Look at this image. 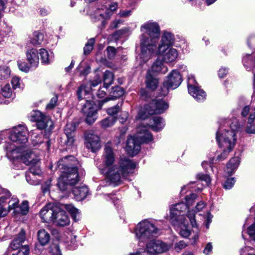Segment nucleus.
Here are the masks:
<instances>
[{"label":"nucleus","mask_w":255,"mask_h":255,"mask_svg":"<svg viewBox=\"0 0 255 255\" xmlns=\"http://www.w3.org/2000/svg\"><path fill=\"white\" fill-rule=\"evenodd\" d=\"M104 150L103 163L98 166V168L108 182L114 186L118 185L133 172L136 164L128 158H122L116 163L112 148L107 145Z\"/></svg>","instance_id":"obj_1"},{"label":"nucleus","mask_w":255,"mask_h":255,"mask_svg":"<svg viewBox=\"0 0 255 255\" xmlns=\"http://www.w3.org/2000/svg\"><path fill=\"white\" fill-rule=\"evenodd\" d=\"M188 209L186 204L181 202L173 205L170 207V221L173 225L177 228L180 235L184 237H188L191 234L189 228V221L193 228L197 227L195 219V213L193 211H188L186 217L184 213Z\"/></svg>","instance_id":"obj_2"},{"label":"nucleus","mask_w":255,"mask_h":255,"mask_svg":"<svg viewBox=\"0 0 255 255\" xmlns=\"http://www.w3.org/2000/svg\"><path fill=\"white\" fill-rule=\"evenodd\" d=\"M141 58L146 61L155 54L159 38V27L155 22H147L141 26Z\"/></svg>","instance_id":"obj_3"},{"label":"nucleus","mask_w":255,"mask_h":255,"mask_svg":"<svg viewBox=\"0 0 255 255\" xmlns=\"http://www.w3.org/2000/svg\"><path fill=\"white\" fill-rule=\"evenodd\" d=\"M242 127L236 119L223 121L216 132V138L220 148H225V152L231 151L236 143L237 133Z\"/></svg>","instance_id":"obj_4"},{"label":"nucleus","mask_w":255,"mask_h":255,"mask_svg":"<svg viewBox=\"0 0 255 255\" xmlns=\"http://www.w3.org/2000/svg\"><path fill=\"white\" fill-rule=\"evenodd\" d=\"M77 162L73 156H65L57 162L56 170L61 175L58 179L57 186L62 191L68 189L79 181L78 168L73 166L72 162Z\"/></svg>","instance_id":"obj_5"},{"label":"nucleus","mask_w":255,"mask_h":255,"mask_svg":"<svg viewBox=\"0 0 255 255\" xmlns=\"http://www.w3.org/2000/svg\"><path fill=\"white\" fill-rule=\"evenodd\" d=\"M4 149L7 157L11 161L18 160L25 164L37 161L34 153L27 146H17L13 142H8L5 144Z\"/></svg>","instance_id":"obj_6"},{"label":"nucleus","mask_w":255,"mask_h":255,"mask_svg":"<svg viewBox=\"0 0 255 255\" xmlns=\"http://www.w3.org/2000/svg\"><path fill=\"white\" fill-rule=\"evenodd\" d=\"M153 139L152 135L148 131L147 127L140 126L137 128L135 137L129 136L127 140L126 151L131 156L136 155L140 150L141 143H147Z\"/></svg>","instance_id":"obj_7"},{"label":"nucleus","mask_w":255,"mask_h":255,"mask_svg":"<svg viewBox=\"0 0 255 255\" xmlns=\"http://www.w3.org/2000/svg\"><path fill=\"white\" fill-rule=\"evenodd\" d=\"M169 104L161 99L153 100L150 103L146 105L143 109L139 111L136 119L145 120L148 115L161 114L168 109Z\"/></svg>","instance_id":"obj_8"},{"label":"nucleus","mask_w":255,"mask_h":255,"mask_svg":"<svg viewBox=\"0 0 255 255\" xmlns=\"http://www.w3.org/2000/svg\"><path fill=\"white\" fill-rule=\"evenodd\" d=\"M158 232V229L148 220H144L139 223L135 230L136 237L140 242L156 237Z\"/></svg>","instance_id":"obj_9"},{"label":"nucleus","mask_w":255,"mask_h":255,"mask_svg":"<svg viewBox=\"0 0 255 255\" xmlns=\"http://www.w3.org/2000/svg\"><path fill=\"white\" fill-rule=\"evenodd\" d=\"M170 248L169 244L161 240H152L147 243L145 248H139L138 254L141 255H157L167 252Z\"/></svg>","instance_id":"obj_10"},{"label":"nucleus","mask_w":255,"mask_h":255,"mask_svg":"<svg viewBox=\"0 0 255 255\" xmlns=\"http://www.w3.org/2000/svg\"><path fill=\"white\" fill-rule=\"evenodd\" d=\"M96 8L91 12L90 15L91 19L94 22L101 21L102 27L106 24V19L109 18L111 16V11L107 9V5H104L106 3L105 0H98Z\"/></svg>","instance_id":"obj_11"},{"label":"nucleus","mask_w":255,"mask_h":255,"mask_svg":"<svg viewBox=\"0 0 255 255\" xmlns=\"http://www.w3.org/2000/svg\"><path fill=\"white\" fill-rule=\"evenodd\" d=\"M30 120L37 123V127L39 129H45L49 131L53 128V122L49 117L43 115L39 111H33L30 113Z\"/></svg>","instance_id":"obj_12"},{"label":"nucleus","mask_w":255,"mask_h":255,"mask_svg":"<svg viewBox=\"0 0 255 255\" xmlns=\"http://www.w3.org/2000/svg\"><path fill=\"white\" fill-rule=\"evenodd\" d=\"M182 81V76L180 73L176 70H172L163 83V89L164 90H163L162 94L164 96L166 95L169 89H176L180 85Z\"/></svg>","instance_id":"obj_13"},{"label":"nucleus","mask_w":255,"mask_h":255,"mask_svg":"<svg viewBox=\"0 0 255 255\" xmlns=\"http://www.w3.org/2000/svg\"><path fill=\"white\" fill-rule=\"evenodd\" d=\"M27 135V128L24 126L18 125L11 130L9 138L14 142L25 144L28 140Z\"/></svg>","instance_id":"obj_14"},{"label":"nucleus","mask_w":255,"mask_h":255,"mask_svg":"<svg viewBox=\"0 0 255 255\" xmlns=\"http://www.w3.org/2000/svg\"><path fill=\"white\" fill-rule=\"evenodd\" d=\"M85 145L87 148L93 152L99 150L101 147L100 137L94 130H89L85 133Z\"/></svg>","instance_id":"obj_15"},{"label":"nucleus","mask_w":255,"mask_h":255,"mask_svg":"<svg viewBox=\"0 0 255 255\" xmlns=\"http://www.w3.org/2000/svg\"><path fill=\"white\" fill-rule=\"evenodd\" d=\"M82 111L86 117L85 121L87 123L92 124L95 122L97 118V109L93 102L87 101Z\"/></svg>","instance_id":"obj_16"},{"label":"nucleus","mask_w":255,"mask_h":255,"mask_svg":"<svg viewBox=\"0 0 255 255\" xmlns=\"http://www.w3.org/2000/svg\"><path fill=\"white\" fill-rule=\"evenodd\" d=\"M58 211V206L52 203L46 204L40 211V216L44 222H52L55 213Z\"/></svg>","instance_id":"obj_17"},{"label":"nucleus","mask_w":255,"mask_h":255,"mask_svg":"<svg viewBox=\"0 0 255 255\" xmlns=\"http://www.w3.org/2000/svg\"><path fill=\"white\" fill-rule=\"evenodd\" d=\"M158 53L162 56L163 60L166 63L174 62L178 55L176 49L167 47L164 48L163 46H159Z\"/></svg>","instance_id":"obj_18"},{"label":"nucleus","mask_w":255,"mask_h":255,"mask_svg":"<svg viewBox=\"0 0 255 255\" xmlns=\"http://www.w3.org/2000/svg\"><path fill=\"white\" fill-rule=\"evenodd\" d=\"M101 82L99 77H97L94 80L90 81L86 85H81L77 90V96L79 100H81L86 96L90 94V92L93 90V88L97 86Z\"/></svg>","instance_id":"obj_19"},{"label":"nucleus","mask_w":255,"mask_h":255,"mask_svg":"<svg viewBox=\"0 0 255 255\" xmlns=\"http://www.w3.org/2000/svg\"><path fill=\"white\" fill-rule=\"evenodd\" d=\"M52 222L57 226L63 227L69 224L70 219L66 212L58 206V211L55 213Z\"/></svg>","instance_id":"obj_20"},{"label":"nucleus","mask_w":255,"mask_h":255,"mask_svg":"<svg viewBox=\"0 0 255 255\" xmlns=\"http://www.w3.org/2000/svg\"><path fill=\"white\" fill-rule=\"evenodd\" d=\"M76 124L74 122L68 123L65 126L64 132L67 137L65 142L67 145H72L74 141V134Z\"/></svg>","instance_id":"obj_21"},{"label":"nucleus","mask_w":255,"mask_h":255,"mask_svg":"<svg viewBox=\"0 0 255 255\" xmlns=\"http://www.w3.org/2000/svg\"><path fill=\"white\" fill-rule=\"evenodd\" d=\"M38 53L36 49L32 48L26 51V59L30 67L36 68L39 64Z\"/></svg>","instance_id":"obj_22"},{"label":"nucleus","mask_w":255,"mask_h":255,"mask_svg":"<svg viewBox=\"0 0 255 255\" xmlns=\"http://www.w3.org/2000/svg\"><path fill=\"white\" fill-rule=\"evenodd\" d=\"M188 92L198 102H202L206 98L205 91L197 86L189 88Z\"/></svg>","instance_id":"obj_23"},{"label":"nucleus","mask_w":255,"mask_h":255,"mask_svg":"<svg viewBox=\"0 0 255 255\" xmlns=\"http://www.w3.org/2000/svg\"><path fill=\"white\" fill-rule=\"evenodd\" d=\"M73 193L77 200L81 201L85 198L88 193V189L85 186L74 187L72 189Z\"/></svg>","instance_id":"obj_24"},{"label":"nucleus","mask_w":255,"mask_h":255,"mask_svg":"<svg viewBox=\"0 0 255 255\" xmlns=\"http://www.w3.org/2000/svg\"><path fill=\"white\" fill-rule=\"evenodd\" d=\"M146 87L151 89L154 90L156 89L158 84V80L156 78L150 71H148L146 77Z\"/></svg>","instance_id":"obj_25"},{"label":"nucleus","mask_w":255,"mask_h":255,"mask_svg":"<svg viewBox=\"0 0 255 255\" xmlns=\"http://www.w3.org/2000/svg\"><path fill=\"white\" fill-rule=\"evenodd\" d=\"M168 71V68L164 66L161 60H156L152 65L151 69L148 71H150L151 73H161L164 74Z\"/></svg>","instance_id":"obj_26"},{"label":"nucleus","mask_w":255,"mask_h":255,"mask_svg":"<svg viewBox=\"0 0 255 255\" xmlns=\"http://www.w3.org/2000/svg\"><path fill=\"white\" fill-rule=\"evenodd\" d=\"M24 240L25 232L23 230H21L17 237L14 239L10 245V247L8 250L11 249L12 250H15L19 249Z\"/></svg>","instance_id":"obj_27"},{"label":"nucleus","mask_w":255,"mask_h":255,"mask_svg":"<svg viewBox=\"0 0 255 255\" xmlns=\"http://www.w3.org/2000/svg\"><path fill=\"white\" fill-rule=\"evenodd\" d=\"M240 163V160L238 157H235L231 159L227 165L226 172L229 175H232L238 168Z\"/></svg>","instance_id":"obj_28"},{"label":"nucleus","mask_w":255,"mask_h":255,"mask_svg":"<svg viewBox=\"0 0 255 255\" xmlns=\"http://www.w3.org/2000/svg\"><path fill=\"white\" fill-rule=\"evenodd\" d=\"M153 124L148 126L154 131H159L162 129L164 126V121L160 117H154L152 119Z\"/></svg>","instance_id":"obj_29"},{"label":"nucleus","mask_w":255,"mask_h":255,"mask_svg":"<svg viewBox=\"0 0 255 255\" xmlns=\"http://www.w3.org/2000/svg\"><path fill=\"white\" fill-rule=\"evenodd\" d=\"M174 41V36L170 32H164L162 39L161 44L159 46H163L164 48L170 47Z\"/></svg>","instance_id":"obj_30"},{"label":"nucleus","mask_w":255,"mask_h":255,"mask_svg":"<svg viewBox=\"0 0 255 255\" xmlns=\"http://www.w3.org/2000/svg\"><path fill=\"white\" fill-rule=\"evenodd\" d=\"M50 235L44 229L39 230L37 232V239L39 243L44 246L47 244L50 240Z\"/></svg>","instance_id":"obj_31"},{"label":"nucleus","mask_w":255,"mask_h":255,"mask_svg":"<svg viewBox=\"0 0 255 255\" xmlns=\"http://www.w3.org/2000/svg\"><path fill=\"white\" fill-rule=\"evenodd\" d=\"M39 54L43 64H48L53 61V53L52 52L49 53L46 49L42 48L40 49Z\"/></svg>","instance_id":"obj_32"},{"label":"nucleus","mask_w":255,"mask_h":255,"mask_svg":"<svg viewBox=\"0 0 255 255\" xmlns=\"http://www.w3.org/2000/svg\"><path fill=\"white\" fill-rule=\"evenodd\" d=\"M34 157L37 159V161L35 162H30L29 164L26 165L30 166L29 171L33 176L40 175L41 171L39 167V159L35 154Z\"/></svg>","instance_id":"obj_33"},{"label":"nucleus","mask_w":255,"mask_h":255,"mask_svg":"<svg viewBox=\"0 0 255 255\" xmlns=\"http://www.w3.org/2000/svg\"><path fill=\"white\" fill-rule=\"evenodd\" d=\"M124 94V90L122 88L119 86H116L113 88L112 91L111 92L112 98H106L102 101L103 103H105L110 100H113L115 98H119L122 96Z\"/></svg>","instance_id":"obj_34"},{"label":"nucleus","mask_w":255,"mask_h":255,"mask_svg":"<svg viewBox=\"0 0 255 255\" xmlns=\"http://www.w3.org/2000/svg\"><path fill=\"white\" fill-rule=\"evenodd\" d=\"M0 195H1L0 197V205L6 207L8 202L7 200L11 197V194L8 190L0 186Z\"/></svg>","instance_id":"obj_35"},{"label":"nucleus","mask_w":255,"mask_h":255,"mask_svg":"<svg viewBox=\"0 0 255 255\" xmlns=\"http://www.w3.org/2000/svg\"><path fill=\"white\" fill-rule=\"evenodd\" d=\"M255 120V108L251 111L248 119V124L246 131L249 133H255V126L251 125Z\"/></svg>","instance_id":"obj_36"},{"label":"nucleus","mask_w":255,"mask_h":255,"mask_svg":"<svg viewBox=\"0 0 255 255\" xmlns=\"http://www.w3.org/2000/svg\"><path fill=\"white\" fill-rule=\"evenodd\" d=\"M44 39L43 34L38 31H34L32 36L30 38V41L34 45H41Z\"/></svg>","instance_id":"obj_37"},{"label":"nucleus","mask_w":255,"mask_h":255,"mask_svg":"<svg viewBox=\"0 0 255 255\" xmlns=\"http://www.w3.org/2000/svg\"><path fill=\"white\" fill-rule=\"evenodd\" d=\"M113 80V73L110 71H106L103 75L104 89H107L112 84Z\"/></svg>","instance_id":"obj_38"},{"label":"nucleus","mask_w":255,"mask_h":255,"mask_svg":"<svg viewBox=\"0 0 255 255\" xmlns=\"http://www.w3.org/2000/svg\"><path fill=\"white\" fill-rule=\"evenodd\" d=\"M64 206L65 209L71 214L73 220L75 221H77L80 217L78 210L71 204H65Z\"/></svg>","instance_id":"obj_39"},{"label":"nucleus","mask_w":255,"mask_h":255,"mask_svg":"<svg viewBox=\"0 0 255 255\" xmlns=\"http://www.w3.org/2000/svg\"><path fill=\"white\" fill-rule=\"evenodd\" d=\"M116 121V119L113 116H109L101 122V126L106 128L112 126Z\"/></svg>","instance_id":"obj_40"},{"label":"nucleus","mask_w":255,"mask_h":255,"mask_svg":"<svg viewBox=\"0 0 255 255\" xmlns=\"http://www.w3.org/2000/svg\"><path fill=\"white\" fill-rule=\"evenodd\" d=\"M18 199L14 196L12 197L11 199L8 202V206L6 207L8 209V212L11 210H15L18 208Z\"/></svg>","instance_id":"obj_41"},{"label":"nucleus","mask_w":255,"mask_h":255,"mask_svg":"<svg viewBox=\"0 0 255 255\" xmlns=\"http://www.w3.org/2000/svg\"><path fill=\"white\" fill-rule=\"evenodd\" d=\"M10 74L9 68L6 66H0V79H6Z\"/></svg>","instance_id":"obj_42"},{"label":"nucleus","mask_w":255,"mask_h":255,"mask_svg":"<svg viewBox=\"0 0 255 255\" xmlns=\"http://www.w3.org/2000/svg\"><path fill=\"white\" fill-rule=\"evenodd\" d=\"M95 43L94 38L90 39L84 47V53L85 55L89 54L93 48V45Z\"/></svg>","instance_id":"obj_43"},{"label":"nucleus","mask_w":255,"mask_h":255,"mask_svg":"<svg viewBox=\"0 0 255 255\" xmlns=\"http://www.w3.org/2000/svg\"><path fill=\"white\" fill-rule=\"evenodd\" d=\"M49 255H62L58 245L53 244L50 246Z\"/></svg>","instance_id":"obj_44"},{"label":"nucleus","mask_w":255,"mask_h":255,"mask_svg":"<svg viewBox=\"0 0 255 255\" xmlns=\"http://www.w3.org/2000/svg\"><path fill=\"white\" fill-rule=\"evenodd\" d=\"M2 94L5 98H10L12 95V91L9 84L5 85L1 89Z\"/></svg>","instance_id":"obj_45"},{"label":"nucleus","mask_w":255,"mask_h":255,"mask_svg":"<svg viewBox=\"0 0 255 255\" xmlns=\"http://www.w3.org/2000/svg\"><path fill=\"white\" fill-rule=\"evenodd\" d=\"M196 198L197 195L194 193H192L189 196H187L186 197V205H187L188 208H189V206H191L194 203Z\"/></svg>","instance_id":"obj_46"},{"label":"nucleus","mask_w":255,"mask_h":255,"mask_svg":"<svg viewBox=\"0 0 255 255\" xmlns=\"http://www.w3.org/2000/svg\"><path fill=\"white\" fill-rule=\"evenodd\" d=\"M18 208L22 215H26L29 210L28 202L27 201H23Z\"/></svg>","instance_id":"obj_47"},{"label":"nucleus","mask_w":255,"mask_h":255,"mask_svg":"<svg viewBox=\"0 0 255 255\" xmlns=\"http://www.w3.org/2000/svg\"><path fill=\"white\" fill-rule=\"evenodd\" d=\"M196 176L198 179L201 181H204L207 185H208L210 183L211 178L208 174L198 173L197 174Z\"/></svg>","instance_id":"obj_48"},{"label":"nucleus","mask_w":255,"mask_h":255,"mask_svg":"<svg viewBox=\"0 0 255 255\" xmlns=\"http://www.w3.org/2000/svg\"><path fill=\"white\" fill-rule=\"evenodd\" d=\"M18 67L19 69L24 72H28L30 69V66H29L27 63L25 62L22 61H18L17 62Z\"/></svg>","instance_id":"obj_49"},{"label":"nucleus","mask_w":255,"mask_h":255,"mask_svg":"<svg viewBox=\"0 0 255 255\" xmlns=\"http://www.w3.org/2000/svg\"><path fill=\"white\" fill-rule=\"evenodd\" d=\"M247 233L250 238L255 242V223L248 227Z\"/></svg>","instance_id":"obj_50"},{"label":"nucleus","mask_w":255,"mask_h":255,"mask_svg":"<svg viewBox=\"0 0 255 255\" xmlns=\"http://www.w3.org/2000/svg\"><path fill=\"white\" fill-rule=\"evenodd\" d=\"M58 100V97L56 96H55L53 98H51L49 103L46 106L47 110H51L53 109L57 105V102Z\"/></svg>","instance_id":"obj_51"},{"label":"nucleus","mask_w":255,"mask_h":255,"mask_svg":"<svg viewBox=\"0 0 255 255\" xmlns=\"http://www.w3.org/2000/svg\"><path fill=\"white\" fill-rule=\"evenodd\" d=\"M187 244L186 243L183 241H181L175 245L174 250L176 252L179 253L182 250L185 248Z\"/></svg>","instance_id":"obj_52"},{"label":"nucleus","mask_w":255,"mask_h":255,"mask_svg":"<svg viewBox=\"0 0 255 255\" xmlns=\"http://www.w3.org/2000/svg\"><path fill=\"white\" fill-rule=\"evenodd\" d=\"M120 106L119 105L107 109V113L111 116L117 114L120 110Z\"/></svg>","instance_id":"obj_53"},{"label":"nucleus","mask_w":255,"mask_h":255,"mask_svg":"<svg viewBox=\"0 0 255 255\" xmlns=\"http://www.w3.org/2000/svg\"><path fill=\"white\" fill-rule=\"evenodd\" d=\"M235 183V180L234 178H231L228 179L224 184V187L226 189H230L234 186Z\"/></svg>","instance_id":"obj_54"},{"label":"nucleus","mask_w":255,"mask_h":255,"mask_svg":"<svg viewBox=\"0 0 255 255\" xmlns=\"http://www.w3.org/2000/svg\"><path fill=\"white\" fill-rule=\"evenodd\" d=\"M108 56L110 59L113 58L116 54V49L114 47L108 46L107 48Z\"/></svg>","instance_id":"obj_55"},{"label":"nucleus","mask_w":255,"mask_h":255,"mask_svg":"<svg viewBox=\"0 0 255 255\" xmlns=\"http://www.w3.org/2000/svg\"><path fill=\"white\" fill-rule=\"evenodd\" d=\"M197 83L194 76L192 75H189L188 77V89L190 87L197 86Z\"/></svg>","instance_id":"obj_56"},{"label":"nucleus","mask_w":255,"mask_h":255,"mask_svg":"<svg viewBox=\"0 0 255 255\" xmlns=\"http://www.w3.org/2000/svg\"><path fill=\"white\" fill-rule=\"evenodd\" d=\"M32 139L33 141V144L36 145L37 144L41 143L42 140L41 139V136L38 134V133L34 132L32 135Z\"/></svg>","instance_id":"obj_57"},{"label":"nucleus","mask_w":255,"mask_h":255,"mask_svg":"<svg viewBox=\"0 0 255 255\" xmlns=\"http://www.w3.org/2000/svg\"><path fill=\"white\" fill-rule=\"evenodd\" d=\"M11 83L13 89L19 88L20 85V78L16 76L13 77L11 79Z\"/></svg>","instance_id":"obj_58"},{"label":"nucleus","mask_w":255,"mask_h":255,"mask_svg":"<svg viewBox=\"0 0 255 255\" xmlns=\"http://www.w3.org/2000/svg\"><path fill=\"white\" fill-rule=\"evenodd\" d=\"M221 148L222 149L223 152L217 156V160H218V161H222V160H224L225 159H226L227 157V156H228L229 153L231 152V151L225 152V149H226L225 148Z\"/></svg>","instance_id":"obj_59"},{"label":"nucleus","mask_w":255,"mask_h":255,"mask_svg":"<svg viewBox=\"0 0 255 255\" xmlns=\"http://www.w3.org/2000/svg\"><path fill=\"white\" fill-rule=\"evenodd\" d=\"M127 30L126 29H122L117 30L113 34V37L115 39H118L122 35L125 34Z\"/></svg>","instance_id":"obj_60"},{"label":"nucleus","mask_w":255,"mask_h":255,"mask_svg":"<svg viewBox=\"0 0 255 255\" xmlns=\"http://www.w3.org/2000/svg\"><path fill=\"white\" fill-rule=\"evenodd\" d=\"M228 73V69L225 67H222L218 71V76L220 78H224Z\"/></svg>","instance_id":"obj_61"},{"label":"nucleus","mask_w":255,"mask_h":255,"mask_svg":"<svg viewBox=\"0 0 255 255\" xmlns=\"http://www.w3.org/2000/svg\"><path fill=\"white\" fill-rule=\"evenodd\" d=\"M26 179L28 183L31 185H37L39 184V181L35 179L34 177H31L30 175H26Z\"/></svg>","instance_id":"obj_62"},{"label":"nucleus","mask_w":255,"mask_h":255,"mask_svg":"<svg viewBox=\"0 0 255 255\" xmlns=\"http://www.w3.org/2000/svg\"><path fill=\"white\" fill-rule=\"evenodd\" d=\"M8 213V209L4 206L0 205V218H3L7 215Z\"/></svg>","instance_id":"obj_63"},{"label":"nucleus","mask_w":255,"mask_h":255,"mask_svg":"<svg viewBox=\"0 0 255 255\" xmlns=\"http://www.w3.org/2000/svg\"><path fill=\"white\" fill-rule=\"evenodd\" d=\"M107 89H104V86L100 88L96 93L97 96L99 98H104L106 95V90Z\"/></svg>","instance_id":"obj_64"}]
</instances>
